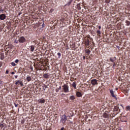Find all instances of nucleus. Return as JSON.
Listing matches in <instances>:
<instances>
[{
    "label": "nucleus",
    "mask_w": 130,
    "mask_h": 130,
    "mask_svg": "<svg viewBox=\"0 0 130 130\" xmlns=\"http://www.w3.org/2000/svg\"><path fill=\"white\" fill-rule=\"evenodd\" d=\"M44 78L45 79H49V77H50V75L48 73H45V74L43 75Z\"/></svg>",
    "instance_id": "obj_8"
},
{
    "label": "nucleus",
    "mask_w": 130,
    "mask_h": 130,
    "mask_svg": "<svg viewBox=\"0 0 130 130\" xmlns=\"http://www.w3.org/2000/svg\"><path fill=\"white\" fill-rule=\"evenodd\" d=\"M15 107H17L18 106L17 105V104H16V103H15Z\"/></svg>",
    "instance_id": "obj_47"
},
{
    "label": "nucleus",
    "mask_w": 130,
    "mask_h": 130,
    "mask_svg": "<svg viewBox=\"0 0 130 130\" xmlns=\"http://www.w3.org/2000/svg\"><path fill=\"white\" fill-rule=\"evenodd\" d=\"M4 124H2V123H0V127L1 128V129H2V128L4 127Z\"/></svg>",
    "instance_id": "obj_24"
},
{
    "label": "nucleus",
    "mask_w": 130,
    "mask_h": 130,
    "mask_svg": "<svg viewBox=\"0 0 130 130\" xmlns=\"http://www.w3.org/2000/svg\"><path fill=\"white\" fill-rule=\"evenodd\" d=\"M83 58L84 60H85V59H86V57H85V56H84L83 57Z\"/></svg>",
    "instance_id": "obj_41"
},
{
    "label": "nucleus",
    "mask_w": 130,
    "mask_h": 130,
    "mask_svg": "<svg viewBox=\"0 0 130 130\" xmlns=\"http://www.w3.org/2000/svg\"><path fill=\"white\" fill-rule=\"evenodd\" d=\"M0 12H4V10L1 9V10H0Z\"/></svg>",
    "instance_id": "obj_43"
},
{
    "label": "nucleus",
    "mask_w": 130,
    "mask_h": 130,
    "mask_svg": "<svg viewBox=\"0 0 130 130\" xmlns=\"http://www.w3.org/2000/svg\"><path fill=\"white\" fill-rule=\"evenodd\" d=\"M97 34L98 36L100 35V34H101V31H100V30H97Z\"/></svg>",
    "instance_id": "obj_22"
},
{
    "label": "nucleus",
    "mask_w": 130,
    "mask_h": 130,
    "mask_svg": "<svg viewBox=\"0 0 130 130\" xmlns=\"http://www.w3.org/2000/svg\"><path fill=\"white\" fill-rule=\"evenodd\" d=\"M85 53H86L88 55L90 54L91 51L89 49H85Z\"/></svg>",
    "instance_id": "obj_10"
},
{
    "label": "nucleus",
    "mask_w": 130,
    "mask_h": 130,
    "mask_svg": "<svg viewBox=\"0 0 130 130\" xmlns=\"http://www.w3.org/2000/svg\"><path fill=\"white\" fill-rule=\"evenodd\" d=\"M6 17H7V16H6V14H2L0 15V20H5Z\"/></svg>",
    "instance_id": "obj_4"
},
{
    "label": "nucleus",
    "mask_w": 130,
    "mask_h": 130,
    "mask_svg": "<svg viewBox=\"0 0 130 130\" xmlns=\"http://www.w3.org/2000/svg\"><path fill=\"white\" fill-rule=\"evenodd\" d=\"M85 45L86 46H89V45H90V42L89 41V40H87L85 41Z\"/></svg>",
    "instance_id": "obj_9"
},
{
    "label": "nucleus",
    "mask_w": 130,
    "mask_h": 130,
    "mask_svg": "<svg viewBox=\"0 0 130 130\" xmlns=\"http://www.w3.org/2000/svg\"><path fill=\"white\" fill-rule=\"evenodd\" d=\"M76 8L77 9H78V10H81V9H82V8L81 7V5L80 4L77 5Z\"/></svg>",
    "instance_id": "obj_13"
},
{
    "label": "nucleus",
    "mask_w": 130,
    "mask_h": 130,
    "mask_svg": "<svg viewBox=\"0 0 130 130\" xmlns=\"http://www.w3.org/2000/svg\"><path fill=\"white\" fill-rule=\"evenodd\" d=\"M63 91L65 93H67L69 92V86L67 84H64L63 86Z\"/></svg>",
    "instance_id": "obj_2"
},
{
    "label": "nucleus",
    "mask_w": 130,
    "mask_h": 130,
    "mask_svg": "<svg viewBox=\"0 0 130 130\" xmlns=\"http://www.w3.org/2000/svg\"><path fill=\"white\" fill-rule=\"evenodd\" d=\"M105 117H107V115H106V116H105Z\"/></svg>",
    "instance_id": "obj_49"
},
{
    "label": "nucleus",
    "mask_w": 130,
    "mask_h": 130,
    "mask_svg": "<svg viewBox=\"0 0 130 130\" xmlns=\"http://www.w3.org/2000/svg\"><path fill=\"white\" fill-rule=\"evenodd\" d=\"M15 79H18V75H15Z\"/></svg>",
    "instance_id": "obj_38"
},
{
    "label": "nucleus",
    "mask_w": 130,
    "mask_h": 130,
    "mask_svg": "<svg viewBox=\"0 0 130 130\" xmlns=\"http://www.w3.org/2000/svg\"><path fill=\"white\" fill-rule=\"evenodd\" d=\"M126 110H130V106H127V107H126Z\"/></svg>",
    "instance_id": "obj_27"
},
{
    "label": "nucleus",
    "mask_w": 130,
    "mask_h": 130,
    "mask_svg": "<svg viewBox=\"0 0 130 130\" xmlns=\"http://www.w3.org/2000/svg\"><path fill=\"white\" fill-rule=\"evenodd\" d=\"M64 127H62L61 128V129L60 130H64Z\"/></svg>",
    "instance_id": "obj_39"
},
{
    "label": "nucleus",
    "mask_w": 130,
    "mask_h": 130,
    "mask_svg": "<svg viewBox=\"0 0 130 130\" xmlns=\"http://www.w3.org/2000/svg\"><path fill=\"white\" fill-rule=\"evenodd\" d=\"M118 109H119V108H118V107L116 106L114 107V111H118Z\"/></svg>",
    "instance_id": "obj_18"
},
{
    "label": "nucleus",
    "mask_w": 130,
    "mask_h": 130,
    "mask_svg": "<svg viewBox=\"0 0 130 130\" xmlns=\"http://www.w3.org/2000/svg\"><path fill=\"white\" fill-rule=\"evenodd\" d=\"M34 49H35V47L33 45L30 46V51L33 52L34 51Z\"/></svg>",
    "instance_id": "obj_11"
},
{
    "label": "nucleus",
    "mask_w": 130,
    "mask_h": 130,
    "mask_svg": "<svg viewBox=\"0 0 130 130\" xmlns=\"http://www.w3.org/2000/svg\"><path fill=\"white\" fill-rule=\"evenodd\" d=\"M39 102L40 103H44L45 102V100H39Z\"/></svg>",
    "instance_id": "obj_16"
},
{
    "label": "nucleus",
    "mask_w": 130,
    "mask_h": 130,
    "mask_svg": "<svg viewBox=\"0 0 130 130\" xmlns=\"http://www.w3.org/2000/svg\"><path fill=\"white\" fill-rule=\"evenodd\" d=\"M2 82L0 81V85H2Z\"/></svg>",
    "instance_id": "obj_48"
},
{
    "label": "nucleus",
    "mask_w": 130,
    "mask_h": 130,
    "mask_svg": "<svg viewBox=\"0 0 130 130\" xmlns=\"http://www.w3.org/2000/svg\"><path fill=\"white\" fill-rule=\"evenodd\" d=\"M91 83L92 85H97V84H98V83L97 82V80L96 79H93L91 80Z\"/></svg>",
    "instance_id": "obj_7"
},
{
    "label": "nucleus",
    "mask_w": 130,
    "mask_h": 130,
    "mask_svg": "<svg viewBox=\"0 0 130 130\" xmlns=\"http://www.w3.org/2000/svg\"><path fill=\"white\" fill-rule=\"evenodd\" d=\"M15 62H16V63H18V62H19V59L15 60Z\"/></svg>",
    "instance_id": "obj_32"
},
{
    "label": "nucleus",
    "mask_w": 130,
    "mask_h": 130,
    "mask_svg": "<svg viewBox=\"0 0 130 130\" xmlns=\"http://www.w3.org/2000/svg\"><path fill=\"white\" fill-rule=\"evenodd\" d=\"M59 90H61V86H59V88H58Z\"/></svg>",
    "instance_id": "obj_42"
},
{
    "label": "nucleus",
    "mask_w": 130,
    "mask_h": 130,
    "mask_svg": "<svg viewBox=\"0 0 130 130\" xmlns=\"http://www.w3.org/2000/svg\"><path fill=\"white\" fill-rule=\"evenodd\" d=\"M47 88V85H44L43 86V90H44V91H45V90Z\"/></svg>",
    "instance_id": "obj_25"
},
{
    "label": "nucleus",
    "mask_w": 130,
    "mask_h": 130,
    "mask_svg": "<svg viewBox=\"0 0 130 130\" xmlns=\"http://www.w3.org/2000/svg\"><path fill=\"white\" fill-rule=\"evenodd\" d=\"M29 69L32 72V71H33V67H32V66H30Z\"/></svg>",
    "instance_id": "obj_31"
},
{
    "label": "nucleus",
    "mask_w": 130,
    "mask_h": 130,
    "mask_svg": "<svg viewBox=\"0 0 130 130\" xmlns=\"http://www.w3.org/2000/svg\"><path fill=\"white\" fill-rule=\"evenodd\" d=\"M11 64L13 67H16V63H15L14 62H12Z\"/></svg>",
    "instance_id": "obj_28"
},
{
    "label": "nucleus",
    "mask_w": 130,
    "mask_h": 130,
    "mask_svg": "<svg viewBox=\"0 0 130 130\" xmlns=\"http://www.w3.org/2000/svg\"><path fill=\"white\" fill-rule=\"evenodd\" d=\"M57 55H58L59 57L61 55V54L60 53L58 52L57 53Z\"/></svg>",
    "instance_id": "obj_33"
},
{
    "label": "nucleus",
    "mask_w": 130,
    "mask_h": 130,
    "mask_svg": "<svg viewBox=\"0 0 130 130\" xmlns=\"http://www.w3.org/2000/svg\"><path fill=\"white\" fill-rule=\"evenodd\" d=\"M115 66H116V64L115 63V62H113V67H115Z\"/></svg>",
    "instance_id": "obj_34"
},
{
    "label": "nucleus",
    "mask_w": 130,
    "mask_h": 130,
    "mask_svg": "<svg viewBox=\"0 0 130 130\" xmlns=\"http://www.w3.org/2000/svg\"><path fill=\"white\" fill-rule=\"evenodd\" d=\"M110 92V93L111 94L112 97H113L115 99H116V100H117V98H116V96L114 95V92L113 91V90H111Z\"/></svg>",
    "instance_id": "obj_5"
},
{
    "label": "nucleus",
    "mask_w": 130,
    "mask_h": 130,
    "mask_svg": "<svg viewBox=\"0 0 130 130\" xmlns=\"http://www.w3.org/2000/svg\"><path fill=\"white\" fill-rule=\"evenodd\" d=\"M110 61L111 62H116V58L115 57H110Z\"/></svg>",
    "instance_id": "obj_6"
},
{
    "label": "nucleus",
    "mask_w": 130,
    "mask_h": 130,
    "mask_svg": "<svg viewBox=\"0 0 130 130\" xmlns=\"http://www.w3.org/2000/svg\"><path fill=\"white\" fill-rule=\"evenodd\" d=\"M21 82L22 81H21L20 80H18L16 82L15 85H18V84H20Z\"/></svg>",
    "instance_id": "obj_15"
},
{
    "label": "nucleus",
    "mask_w": 130,
    "mask_h": 130,
    "mask_svg": "<svg viewBox=\"0 0 130 130\" xmlns=\"http://www.w3.org/2000/svg\"><path fill=\"white\" fill-rule=\"evenodd\" d=\"M73 2V0H70L67 4L66 6H70Z\"/></svg>",
    "instance_id": "obj_17"
},
{
    "label": "nucleus",
    "mask_w": 130,
    "mask_h": 130,
    "mask_svg": "<svg viewBox=\"0 0 130 130\" xmlns=\"http://www.w3.org/2000/svg\"><path fill=\"white\" fill-rule=\"evenodd\" d=\"M77 97H82V93L80 92H77L76 93Z\"/></svg>",
    "instance_id": "obj_12"
},
{
    "label": "nucleus",
    "mask_w": 130,
    "mask_h": 130,
    "mask_svg": "<svg viewBox=\"0 0 130 130\" xmlns=\"http://www.w3.org/2000/svg\"><path fill=\"white\" fill-rule=\"evenodd\" d=\"M1 59H3V58H1Z\"/></svg>",
    "instance_id": "obj_52"
},
{
    "label": "nucleus",
    "mask_w": 130,
    "mask_h": 130,
    "mask_svg": "<svg viewBox=\"0 0 130 130\" xmlns=\"http://www.w3.org/2000/svg\"><path fill=\"white\" fill-rule=\"evenodd\" d=\"M70 99L71 100H74V99H75V96H74V95H71V96L70 97Z\"/></svg>",
    "instance_id": "obj_21"
},
{
    "label": "nucleus",
    "mask_w": 130,
    "mask_h": 130,
    "mask_svg": "<svg viewBox=\"0 0 130 130\" xmlns=\"http://www.w3.org/2000/svg\"><path fill=\"white\" fill-rule=\"evenodd\" d=\"M72 86L74 88V89H76V82H73V84H72Z\"/></svg>",
    "instance_id": "obj_19"
},
{
    "label": "nucleus",
    "mask_w": 130,
    "mask_h": 130,
    "mask_svg": "<svg viewBox=\"0 0 130 130\" xmlns=\"http://www.w3.org/2000/svg\"><path fill=\"white\" fill-rule=\"evenodd\" d=\"M19 43H24L26 41V39L24 37H21L18 40Z\"/></svg>",
    "instance_id": "obj_3"
},
{
    "label": "nucleus",
    "mask_w": 130,
    "mask_h": 130,
    "mask_svg": "<svg viewBox=\"0 0 130 130\" xmlns=\"http://www.w3.org/2000/svg\"><path fill=\"white\" fill-rule=\"evenodd\" d=\"M20 85L21 86V87H23V86H24V84L23 83V82H21L20 83Z\"/></svg>",
    "instance_id": "obj_29"
},
{
    "label": "nucleus",
    "mask_w": 130,
    "mask_h": 130,
    "mask_svg": "<svg viewBox=\"0 0 130 130\" xmlns=\"http://www.w3.org/2000/svg\"><path fill=\"white\" fill-rule=\"evenodd\" d=\"M8 46H9L8 48H10V49H12V48H13L12 45H8Z\"/></svg>",
    "instance_id": "obj_26"
},
{
    "label": "nucleus",
    "mask_w": 130,
    "mask_h": 130,
    "mask_svg": "<svg viewBox=\"0 0 130 130\" xmlns=\"http://www.w3.org/2000/svg\"><path fill=\"white\" fill-rule=\"evenodd\" d=\"M31 80H32V78H31V77L27 76L26 77V80L27 81V82H30V81H31Z\"/></svg>",
    "instance_id": "obj_14"
},
{
    "label": "nucleus",
    "mask_w": 130,
    "mask_h": 130,
    "mask_svg": "<svg viewBox=\"0 0 130 130\" xmlns=\"http://www.w3.org/2000/svg\"><path fill=\"white\" fill-rule=\"evenodd\" d=\"M24 122H25V119H22V120H21V123L22 124H24Z\"/></svg>",
    "instance_id": "obj_23"
},
{
    "label": "nucleus",
    "mask_w": 130,
    "mask_h": 130,
    "mask_svg": "<svg viewBox=\"0 0 130 130\" xmlns=\"http://www.w3.org/2000/svg\"><path fill=\"white\" fill-rule=\"evenodd\" d=\"M14 43H18V41H17V40H15L14 42Z\"/></svg>",
    "instance_id": "obj_37"
},
{
    "label": "nucleus",
    "mask_w": 130,
    "mask_h": 130,
    "mask_svg": "<svg viewBox=\"0 0 130 130\" xmlns=\"http://www.w3.org/2000/svg\"><path fill=\"white\" fill-rule=\"evenodd\" d=\"M6 46H9L10 45L9 43H8V42H6Z\"/></svg>",
    "instance_id": "obj_35"
},
{
    "label": "nucleus",
    "mask_w": 130,
    "mask_h": 130,
    "mask_svg": "<svg viewBox=\"0 0 130 130\" xmlns=\"http://www.w3.org/2000/svg\"><path fill=\"white\" fill-rule=\"evenodd\" d=\"M125 23H126L127 26H129L130 22L129 21L126 20Z\"/></svg>",
    "instance_id": "obj_20"
},
{
    "label": "nucleus",
    "mask_w": 130,
    "mask_h": 130,
    "mask_svg": "<svg viewBox=\"0 0 130 130\" xmlns=\"http://www.w3.org/2000/svg\"><path fill=\"white\" fill-rule=\"evenodd\" d=\"M116 90H118V88H116Z\"/></svg>",
    "instance_id": "obj_50"
},
{
    "label": "nucleus",
    "mask_w": 130,
    "mask_h": 130,
    "mask_svg": "<svg viewBox=\"0 0 130 130\" xmlns=\"http://www.w3.org/2000/svg\"><path fill=\"white\" fill-rule=\"evenodd\" d=\"M106 4H109V3H110V0H106Z\"/></svg>",
    "instance_id": "obj_30"
},
{
    "label": "nucleus",
    "mask_w": 130,
    "mask_h": 130,
    "mask_svg": "<svg viewBox=\"0 0 130 130\" xmlns=\"http://www.w3.org/2000/svg\"><path fill=\"white\" fill-rule=\"evenodd\" d=\"M58 89H56V92H58Z\"/></svg>",
    "instance_id": "obj_44"
},
{
    "label": "nucleus",
    "mask_w": 130,
    "mask_h": 130,
    "mask_svg": "<svg viewBox=\"0 0 130 130\" xmlns=\"http://www.w3.org/2000/svg\"><path fill=\"white\" fill-rule=\"evenodd\" d=\"M53 10H52V9H51L50 11V13H52Z\"/></svg>",
    "instance_id": "obj_40"
},
{
    "label": "nucleus",
    "mask_w": 130,
    "mask_h": 130,
    "mask_svg": "<svg viewBox=\"0 0 130 130\" xmlns=\"http://www.w3.org/2000/svg\"><path fill=\"white\" fill-rule=\"evenodd\" d=\"M6 74H9V70H6Z\"/></svg>",
    "instance_id": "obj_36"
},
{
    "label": "nucleus",
    "mask_w": 130,
    "mask_h": 130,
    "mask_svg": "<svg viewBox=\"0 0 130 130\" xmlns=\"http://www.w3.org/2000/svg\"><path fill=\"white\" fill-rule=\"evenodd\" d=\"M93 45H94V44L93 43Z\"/></svg>",
    "instance_id": "obj_51"
},
{
    "label": "nucleus",
    "mask_w": 130,
    "mask_h": 130,
    "mask_svg": "<svg viewBox=\"0 0 130 130\" xmlns=\"http://www.w3.org/2000/svg\"><path fill=\"white\" fill-rule=\"evenodd\" d=\"M67 116L66 115H63L61 117V120L60 121L61 122H62V123H63V124H64V123H66V121H67Z\"/></svg>",
    "instance_id": "obj_1"
},
{
    "label": "nucleus",
    "mask_w": 130,
    "mask_h": 130,
    "mask_svg": "<svg viewBox=\"0 0 130 130\" xmlns=\"http://www.w3.org/2000/svg\"><path fill=\"white\" fill-rule=\"evenodd\" d=\"M1 59H3V58H1Z\"/></svg>",
    "instance_id": "obj_53"
},
{
    "label": "nucleus",
    "mask_w": 130,
    "mask_h": 130,
    "mask_svg": "<svg viewBox=\"0 0 130 130\" xmlns=\"http://www.w3.org/2000/svg\"><path fill=\"white\" fill-rule=\"evenodd\" d=\"M12 75H14L15 74V72H11Z\"/></svg>",
    "instance_id": "obj_46"
},
{
    "label": "nucleus",
    "mask_w": 130,
    "mask_h": 130,
    "mask_svg": "<svg viewBox=\"0 0 130 130\" xmlns=\"http://www.w3.org/2000/svg\"><path fill=\"white\" fill-rule=\"evenodd\" d=\"M99 29H101V26H99Z\"/></svg>",
    "instance_id": "obj_45"
}]
</instances>
